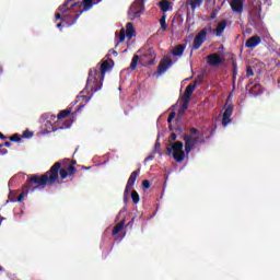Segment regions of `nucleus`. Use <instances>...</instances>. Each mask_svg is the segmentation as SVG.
<instances>
[{
	"instance_id": "nucleus-24",
	"label": "nucleus",
	"mask_w": 280,
	"mask_h": 280,
	"mask_svg": "<svg viewBox=\"0 0 280 280\" xmlns=\"http://www.w3.org/2000/svg\"><path fill=\"white\" fill-rule=\"evenodd\" d=\"M167 15L163 14L160 19V31L161 32H167Z\"/></svg>"
},
{
	"instance_id": "nucleus-29",
	"label": "nucleus",
	"mask_w": 280,
	"mask_h": 280,
	"mask_svg": "<svg viewBox=\"0 0 280 280\" xmlns=\"http://www.w3.org/2000/svg\"><path fill=\"white\" fill-rule=\"evenodd\" d=\"M71 115V109H63L57 115V119H65V117H69Z\"/></svg>"
},
{
	"instance_id": "nucleus-50",
	"label": "nucleus",
	"mask_w": 280,
	"mask_h": 280,
	"mask_svg": "<svg viewBox=\"0 0 280 280\" xmlns=\"http://www.w3.org/2000/svg\"><path fill=\"white\" fill-rule=\"evenodd\" d=\"M3 145H4L5 148H11V147H12V142L5 141Z\"/></svg>"
},
{
	"instance_id": "nucleus-9",
	"label": "nucleus",
	"mask_w": 280,
	"mask_h": 280,
	"mask_svg": "<svg viewBox=\"0 0 280 280\" xmlns=\"http://www.w3.org/2000/svg\"><path fill=\"white\" fill-rule=\"evenodd\" d=\"M110 69V63L108 61H103L101 63V67L92 68L91 70L97 75L101 80H104V77L106 75V71Z\"/></svg>"
},
{
	"instance_id": "nucleus-6",
	"label": "nucleus",
	"mask_w": 280,
	"mask_h": 280,
	"mask_svg": "<svg viewBox=\"0 0 280 280\" xmlns=\"http://www.w3.org/2000/svg\"><path fill=\"white\" fill-rule=\"evenodd\" d=\"M211 32V26L203 27L194 38L192 49L198 50L202 45H205V40H207V35Z\"/></svg>"
},
{
	"instance_id": "nucleus-21",
	"label": "nucleus",
	"mask_w": 280,
	"mask_h": 280,
	"mask_svg": "<svg viewBox=\"0 0 280 280\" xmlns=\"http://www.w3.org/2000/svg\"><path fill=\"white\" fill-rule=\"evenodd\" d=\"M185 45L179 44L173 48L172 54L176 57H180L183 54H185Z\"/></svg>"
},
{
	"instance_id": "nucleus-17",
	"label": "nucleus",
	"mask_w": 280,
	"mask_h": 280,
	"mask_svg": "<svg viewBox=\"0 0 280 280\" xmlns=\"http://www.w3.org/2000/svg\"><path fill=\"white\" fill-rule=\"evenodd\" d=\"M208 59V65H210V67H218L219 65H222V58H220V55L218 54H210L207 57Z\"/></svg>"
},
{
	"instance_id": "nucleus-12",
	"label": "nucleus",
	"mask_w": 280,
	"mask_h": 280,
	"mask_svg": "<svg viewBox=\"0 0 280 280\" xmlns=\"http://www.w3.org/2000/svg\"><path fill=\"white\" fill-rule=\"evenodd\" d=\"M172 59L170 57H165L163 58L159 66H158V73L159 75H163V73H165V71H167L168 67H172Z\"/></svg>"
},
{
	"instance_id": "nucleus-47",
	"label": "nucleus",
	"mask_w": 280,
	"mask_h": 280,
	"mask_svg": "<svg viewBox=\"0 0 280 280\" xmlns=\"http://www.w3.org/2000/svg\"><path fill=\"white\" fill-rule=\"evenodd\" d=\"M177 137H178V136L173 132V133H171L170 139H171L172 141H176Z\"/></svg>"
},
{
	"instance_id": "nucleus-1",
	"label": "nucleus",
	"mask_w": 280,
	"mask_h": 280,
	"mask_svg": "<svg viewBox=\"0 0 280 280\" xmlns=\"http://www.w3.org/2000/svg\"><path fill=\"white\" fill-rule=\"evenodd\" d=\"M62 167V163L56 162L48 172L43 175L34 174L26 180V194L30 191H36L38 189H45V187L60 184L61 180L66 178H73L78 168L73 166Z\"/></svg>"
},
{
	"instance_id": "nucleus-25",
	"label": "nucleus",
	"mask_w": 280,
	"mask_h": 280,
	"mask_svg": "<svg viewBox=\"0 0 280 280\" xmlns=\"http://www.w3.org/2000/svg\"><path fill=\"white\" fill-rule=\"evenodd\" d=\"M59 163H61L60 170H62V168H65V167H75L74 165H75L78 162L71 161V160H69V159H65V160H62V161L59 162Z\"/></svg>"
},
{
	"instance_id": "nucleus-41",
	"label": "nucleus",
	"mask_w": 280,
	"mask_h": 280,
	"mask_svg": "<svg viewBox=\"0 0 280 280\" xmlns=\"http://www.w3.org/2000/svg\"><path fill=\"white\" fill-rule=\"evenodd\" d=\"M174 117H176V112H172V113L168 115L167 122H168V124H172V121L174 120Z\"/></svg>"
},
{
	"instance_id": "nucleus-19",
	"label": "nucleus",
	"mask_w": 280,
	"mask_h": 280,
	"mask_svg": "<svg viewBox=\"0 0 280 280\" xmlns=\"http://www.w3.org/2000/svg\"><path fill=\"white\" fill-rule=\"evenodd\" d=\"M224 30H226V20L220 21L217 28H214L212 32L215 34V36H222V34H224Z\"/></svg>"
},
{
	"instance_id": "nucleus-45",
	"label": "nucleus",
	"mask_w": 280,
	"mask_h": 280,
	"mask_svg": "<svg viewBox=\"0 0 280 280\" xmlns=\"http://www.w3.org/2000/svg\"><path fill=\"white\" fill-rule=\"evenodd\" d=\"M55 21H62V15L60 13H56Z\"/></svg>"
},
{
	"instance_id": "nucleus-35",
	"label": "nucleus",
	"mask_w": 280,
	"mask_h": 280,
	"mask_svg": "<svg viewBox=\"0 0 280 280\" xmlns=\"http://www.w3.org/2000/svg\"><path fill=\"white\" fill-rule=\"evenodd\" d=\"M126 40V30L121 28L119 33V43H124Z\"/></svg>"
},
{
	"instance_id": "nucleus-59",
	"label": "nucleus",
	"mask_w": 280,
	"mask_h": 280,
	"mask_svg": "<svg viewBox=\"0 0 280 280\" xmlns=\"http://www.w3.org/2000/svg\"><path fill=\"white\" fill-rule=\"evenodd\" d=\"M71 125H67L66 128H69Z\"/></svg>"
},
{
	"instance_id": "nucleus-20",
	"label": "nucleus",
	"mask_w": 280,
	"mask_h": 280,
	"mask_svg": "<svg viewBox=\"0 0 280 280\" xmlns=\"http://www.w3.org/2000/svg\"><path fill=\"white\" fill-rule=\"evenodd\" d=\"M202 1L205 0H186V8L190 7V10H196V8H200L202 5Z\"/></svg>"
},
{
	"instance_id": "nucleus-58",
	"label": "nucleus",
	"mask_w": 280,
	"mask_h": 280,
	"mask_svg": "<svg viewBox=\"0 0 280 280\" xmlns=\"http://www.w3.org/2000/svg\"><path fill=\"white\" fill-rule=\"evenodd\" d=\"M278 84H280V77L278 78Z\"/></svg>"
},
{
	"instance_id": "nucleus-46",
	"label": "nucleus",
	"mask_w": 280,
	"mask_h": 280,
	"mask_svg": "<svg viewBox=\"0 0 280 280\" xmlns=\"http://www.w3.org/2000/svg\"><path fill=\"white\" fill-rule=\"evenodd\" d=\"M197 81V84H202V75H198L195 82Z\"/></svg>"
},
{
	"instance_id": "nucleus-10",
	"label": "nucleus",
	"mask_w": 280,
	"mask_h": 280,
	"mask_svg": "<svg viewBox=\"0 0 280 280\" xmlns=\"http://www.w3.org/2000/svg\"><path fill=\"white\" fill-rule=\"evenodd\" d=\"M226 108L223 113V119H222V126L223 128H226V126H229V124H231V116L233 115V109L234 106L233 104H229V98L226 100Z\"/></svg>"
},
{
	"instance_id": "nucleus-34",
	"label": "nucleus",
	"mask_w": 280,
	"mask_h": 280,
	"mask_svg": "<svg viewBox=\"0 0 280 280\" xmlns=\"http://www.w3.org/2000/svg\"><path fill=\"white\" fill-rule=\"evenodd\" d=\"M9 141L19 142L21 141V136L19 133H14L13 136L9 137Z\"/></svg>"
},
{
	"instance_id": "nucleus-11",
	"label": "nucleus",
	"mask_w": 280,
	"mask_h": 280,
	"mask_svg": "<svg viewBox=\"0 0 280 280\" xmlns=\"http://www.w3.org/2000/svg\"><path fill=\"white\" fill-rule=\"evenodd\" d=\"M250 14L254 21H261V3L252 0Z\"/></svg>"
},
{
	"instance_id": "nucleus-18",
	"label": "nucleus",
	"mask_w": 280,
	"mask_h": 280,
	"mask_svg": "<svg viewBox=\"0 0 280 280\" xmlns=\"http://www.w3.org/2000/svg\"><path fill=\"white\" fill-rule=\"evenodd\" d=\"M230 5L235 14H242L244 12V1L242 0H233Z\"/></svg>"
},
{
	"instance_id": "nucleus-4",
	"label": "nucleus",
	"mask_w": 280,
	"mask_h": 280,
	"mask_svg": "<svg viewBox=\"0 0 280 280\" xmlns=\"http://www.w3.org/2000/svg\"><path fill=\"white\" fill-rule=\"evenodd\" d=\"M184 144L182 141H176L166 148V154L173 156L176 163H183L185 161V151H183Z\"/></svg>"
},
{
	"instance_id": "nucleus-39",
	"label": "nucleus",
	"mask_w": 280,
	"mask_h": 280,
	"mask_svg": "<svg viewBox=\"0 0 280 280\" xmlns=\"http://www.w3.org/2000/svg\"><path fill=\"white\" fill-rule=\"evenodd\" d=\"M253 75H255V72H253V68H250V66H248L246 69V77L252 78Z\"/></svg>"
},
{
	"instance_id": "nucleus-30",
	"label": "nucleus",
	"mask_w": 280,
	"mask_h": 280,
	"mask_svg": "<svg viewBox=\"0 0 280 280\" xmlns=\"http://www.w3.org/2000/svg\"><path fill=\"white\" fill-rule=\"evenodd\" d=\"M131 200H132L133 205H138L140 197H139V192H137V190L131 191Z\"/></svg>"
},
{
	"instance_id": "nucleus-27",
	"label": "nucleus",
	"mask_w": 280,
	"mask_h": 280,
	"mask_svg": "<svg viewBox=\"0 0 280 280\" xmlns=\"http://www.w3.org/2000/svg\"><path fill=\"white\" fill-rule=\"evenodd\" d=\"M182 102H183V104H182V106H180V108H179L178 114H179V115H185V113L187 112V108H189V101H187V100H182Z\"/></svg>"
},
{
	"instance_id": "nucleus-44",
	"label": "nucleus",
	"mask_w": 280,
	"mask_h": 280,
	"mask_svg": "<svg viewBox=\"0 0 280 280\" xmlns=\"http://www.w3.org/2000/svg\"><path fill=\"white\" fill-rule=\"evenodd\" d=\"M189 132H190V135L196 136V135H198V129L196 127H191L189 129Z\"/></svg>"
},
{
	"instance_id": "nucleus-13",
	"label": "nucleus",
	"mask_w": 280,
	"mask_h": 280,
	"mask_svg": "<svg viewBox=\"0 0 280 280\" xmlns=\"http://www.w3.org/2000/svg\"><path fill=\"white\" fill-rule=\"evenodd\" d=\"M196 86H198V81H194V83H189L185 89L182 100H186L190 102L191 95L194 94V91H196Z\"/></svg>"
},
{
	"instance_id": "nucleus-48",
	"label": "nucleus",
	"mask_w": 280,
	"mask_h": 280,
	"mask_svg": "<svg viewBox=\"0 0 280 280\" xmlns=\"http://www.w3.org/2000/svg\"><path fill=\"white\" fill-rule=\"evenodd\" d=\"M0 154L3 156L8 154V149H0Z\"/></svg>"
},
{
	"instance_id": "nucleus-8",
	"label": "nucleus",
	"mask_w": 280,
	"mask_h": 280,
	"mask_svg": "<svg viewBox=\"0 0 280 280\" xmlns=\"http://www.w3.org/2000/svg\"><path fill=\"white\" fill-rule=\"evenodd\" d=\"M140 172H141V170H137V171H133L130 174V176L128 178V182H127V185H126V188H125V192H124L125 198H128V196H130V190L135 186V183L137 180V176H139Z\"/></svg>"
},
{
	"instance_id": "nucleus-26",
	"label": "nucleus",
	"mask_w": 280,
	"mask_h": 280,
	"mask_svg": "<svg viewBox=\"0 0 280 280\" xmlns=\"http://www.w3.org/2000/svg\"><path fill=\"white\" fill-rule=\"evenodd\" d=\"M137 65H139V55H133L129 66L130 71H135L137 69Z\"/></svg>"
},
{
	"instance_id": "nucleus-57",
	"label": "nucleus",
	"mask_w": 280,
	"mask_h": 280,
	"mask_svg": "<svg viewBox=\"0 0 280 280\" xmlns=\"http://www.w3.org/2000/svg\"><path fill=\"white\" fill-rule=\"evenodd\" d=\"M80 108H84V105H80V106H79V109H80Z\"/></svg>"
},
{
	"instance_id": "nucleus-53",
	"label": "nucleus",
	"mask_w": 280,
	"mask_h": 280,
	"mask_svg": "<svg viewBox=\"0 0 280 280\" xmlns=\"http://www.w3.org/2000/svg\"><path fill=\"white\" fill-rule=\"evenodd\" d=\"M94 5H97V3H102V0H93Z\"/></svg>"
},
{
	"instance_id": "nucleus-43",
	"label": "nucleus",
	"mask_w": 280,
	"mask_h": 280,
	"mask_svg": "<svg viewBox=\"0 0 280 280\" xmlns=\"http://www.w3.org/2000/svg\"><path fill=\"white\" fill-rule=\"evenodd\" d=\"M159 150H161V142H155L153 152H155V154H156L159 152Z\"/></svg>"
},
{
	"instance_id": "nucleus-14",
	"label": "nucleus",
	"mask_w": 280,
	"mask_h": 280,
	"mask_svg": "<svg viewBox=\"0 0 280 280\" xmlns=\"http://www.w3.org/2000/svg\"><path fill=\"white\" fill-rule=\"evenodd\" d=\"M184 143H185V152L186 154H189L194 148H196V143L194 142V137L189 135H184L183 136Z\"/></svg>"
},
{
	"instance_id": "nucleus-51",
	"label": "nucleus",
	"mask_w": 280,
	"mask_h": 280,
	"mask_svg": "<svg viewBox=\"0 0 280 280\" xmlns=\"http://www.w3.org/2000/svg\"><path fill=\"white\" fill-rule=\"evenodd\" d=\"M131 224H135V218H132V219L127 223V226H131Z\"/></svg>"
},
{
	"instance_id": "nucleus-40",
	"label": "nucleus",
	"mask_w": 280,
	"mask_h": 280,
	"mask_svg": "<svg viewBox=\"0 0 280 280\" xmlns=\"http://www.w3.org/2000/svg\"><path fill=\"white\" fill-rule=\"evenodd\" d=\"M192 141L196 143H205V138H201L200 137H192Z\"/></svg>"
},
{
	"instance_id": "nucleus-3",
	"label": "nucleus",
	"mask_w": 280,
	"mask_h": 280,
	"mask_svg": "<svg viewBox=\"0 0 280 280\" xmlns=\"http://www.w3.org/2000/svg\"><path fill=\"white\" fill-rule=\"evenodd\" d=\"M102 82H104V80H102L92 69H90L85 89L81 93H86L88 95L90 93H97V91H100L103 86Z\"/></svg>"
},
{
	"instance_id": "nucleus-16",
	"label": "nucleus",
	"mask_w": 280,
	"mask_h": 280,
	"mask_svg": "<svg viewBox=\"0 0 280 280\" xmlns=\"http://www.w3.org/2000/svg\"><path fill=\"white\" fill-rule=\"evenodd\" d=\"M143 58H149L147 65L149 67H152V65H154V60H156V51H154V48L150 47L149 49H147L143 54Z\"/></svg>"
},
{
	"instance_id": "nucleus-36",
	"label": "nucleus",
	"mask_w": 280,
	"mask_h": 280,
	"mask_svg": "<svg viewBox=\"0 0 280 280\" xmlns=\"http://www.w3.org/2000/svg\"><path fill=\"white\" fill-rule=\"evenodd\" d=\"M156 155V151H153L150 155H148L144 159V163H148V161H154V156Z\"/></svg>"
},
{
	"instance_id": "nucleus-2",
	"label": "nucleus",
	"mask_w": 280,
	"mask_h": 280,
	"mask_svg": "<svg viewBox=\"0 0 280 280\" xmlns=\"http://www.w3.org/2000/svg\"><path fill=\"white\" fill-rule=\"evenodd\" d=\"M71 3H73V0H66L63 4L58 7L60 14H63L62 22L66 23L67 27L75 25V23H78V19L82 15V11L72 8Z\"/></svg>"
},
{
	"instance_id": "nucleus-55",
	"label": "nucleus",
	"mask_w": 280,
	"mask_h": 280,
	"mask_svg": "<svg viewBox=\"0 0 280 280\" xmlns=\"http://www.w3.org/2000/svg\"><path fill=\"white\" fill-rule=\"evenodd\" d=\"M3 220H5V218L0 217V224L3 222Z\"/></svg>"
},
{
	"instance_id": "nucleus-49",
	"label": "nucleus",
	"mask_w": 280,
	"mask_h": 280,
	"mask_svg": "<svg viewBox=\"0 0 280 280\" xmlns=\"http://www.w3.org/2000/svg\"><path fill=\"white\" fill-rule=\"evenodd\" d=\"M79 100L82 98V100H85V102H89V100H91V97H88V96H84V95H81V96H78Z\"/></svg>"
},
{
	"instance_id": "nucleus-60",
	"label": "nucleus",
	"mask_w": 280,
	"mask_h": 280,
	"mask_svg": "<svg viewBox=\"0 0 280 280\" xmlns=\"http://www.w3.org/2000/svg\"><path fill=\"white\" fill-rule=\"evenodd\" d=\"M0 148H3V144L0 143Z\"/></svg>"
},
{
	"instance_id": "nucleus-22",
	"label": "nucleus",
	"mask_w": 280,
	"mask_h": 280,
	"mask_svg": "<svg viewBox=\"0 0 280 280\" xmlns=\"http://www.w3.org/2000/svg\"><path fill=\"white\" fill-rule=\"evenodd\" d=\"M124 226H126V221L122 220L120 221L118 224H116L112 231V234L115 235H119V233H121V231H124Z\"/></svg>"
},
{
	"instance_id": "nucleus-5",
	"label": "nucleus",
	"mask_w": 280,
	"mask_h": 280,
	"mask_svg": "<svg viewBox=\"0 0 280 280\" xmlns=\"http://www.w3.org/2000/svg\"><path fill=\"white\" fill-rule=\"evenodd\" d=\"M145 10L143 0H136L128 10V18L130 21H135V19H139L143 11Z\"/></svg>"
},
{
	"instance_id": "nucleus-31",
	"label": "nucleus",
	"mask_w": 280,
	"mask_h": 280,
	"mask_svg": "<svg viewBox=\"0 0 280 280\" xmlns=\"http://www.w3.org/2000/svg\"><path fill=\"white\" fill-rule=\"evenodd\" d=\"M45 126H46V130H47V132H56V128L54 127V125L51 124V120H47L46 121V124H45Z\"/></svg>"
},
{
	"instance_id": "nucleus-56",
	"label": "nucleus",
	"mask_w": 280,
	"mask_h": 280,
	"mask_svg": "<svg viewBox=\"0 0 280 280\" xmlns=\"http://www.w3.org/2000/svg\"><path fill=\"white\" fill-rule=\"evenodd\" d=\"M112 54H117V50H112Z\"/></svg>"
},
{
	"instance_id": "nucleus-42",
	"label": "nucleus",
	"mask_w": 280,
	"mask_h": 280,
	"mask_svg": "<svg viewBox=\"0 0 280 280\" xmlns=\"http://www.w3.org/2000/svg\"><path fill=\"white\" fill-rule=\"evenodd\" d=\"M142 187H143V189H150V180L144 179V180L142 182Z\"/></svg>"
},
{
	"instance_id": "nucleus-38",
	"label": "nucleus",
	"mask_w": 280,
	"mask_h": 280,
	"mask_svg": "<svg viewBox=\"0 0 280 280\" xmlns=\"http://www.w3.org/2000/svg\"><path fill=\"white\" fill-rule=\"evenodd\" d=\"M232 67H233V80H235V75H237V62L233 61Z\"/></svg>"
},
{
	"instance_id": "nucleus-28",
	"label": "nucleus",
	"mask_w": 280,
	"mask_h": 280,
	"mask_svg": "<svg viewBox=\"0 0 280 280\" xmlns=\"http://www.w3.org/2000/svg\"><path fill=\"white\" fill-rule=\"evenodd\" d=\"M160 9L162 10V12H167L170 10V1L167 0H163L160 2Z\"/></svg>"
},
{
	"instance_id": "nucleus-33",
	"label": "nucleus",
	"mask_w": 280,
	"mask_h": 280,
	"mask_svg": "<svg viewBox=\"0 0 280 280\" xmlns=\"http://www.w3.org/2000/svg\"><path fill=\"white\" fill-rule=\"evenodd\" d=\"M25 194H27V187L26 186H25L24 190L22 191V194L18 195L16 201L22 202L23 198H25Z\"/></svg>"
},
{
	"instance_id": "nucleus-7",
	"label": "nucleus",
	"mask_w": 280,
	"mask_h": 280,
	"mask_svg": "<svg viewBox=\"0 0 280 280\" xmlns=\"http://www.w3.org/2000/svg\"><path fill=\"white\" fill-rule=\"evenodd\" d=\"M75 0H72L70 8H75L79 12H86L95 5L93 0H83L82 2H74Z\"/></svg>"
},
{
	"instance_id": "nucleus-23",
	"label": "nucleus",
	"mask_w": 280,
	"mask_h": 280,
	"mask_svg": "<svg viewBox=\"0 0 280 280\" xmlns=\"http://www.w3.org/2000/svg\"><path fill=\"white\" fill-rule=\"evenodd\" d=\"M126 36L127 38H132V36H135V24H132L131 22L126 24Z\"/></svg>"
},
{
	"instance_id": "nucleus-52",
	"label": "nucleus",
	"mask_w": 280,
	"mask_h": 280,
	"mask_svg": "<svg viewBox=\"0 0 280 280\" xmlns=\"http://www.w3.org/2000/svg\"><path fill=\"white\" fill-rule=\"evenodd\" d=\"M0 139H8V137L5 135H3L2 132H0Z\"/></svg>"
},
{
	"instance_id": "nucleus-37",
	"label": "nucleus",
	"mask_w": 280,
	"mask_h": 280,
	"mask_svg": "<svg viewBox=\"0 0 280 280\" xmlns=\"http://www.w3.org/2000/svg\"><path fill=\"white\" fill-rule=\"evenodd\" d=\"M22 137H23V139H31V137H33V133H32V131H30V130H25V131L22 133Z\"/></svg>"
},
{
	"instance_id": "nucleus-15",
	"label": "nucleus",
	"mask_w": 280,
	"mask_h": 280,
	"mask_svg": "<svg viewBox=\"0 0 280 280\" xmlns=\"http://www.w3.org/2000/svg\"><path fill=\"white\" fill-rule=\"evenodd\" d=\"M260 44L261 37H259L258 35H254L246 40L245 47H247V49H255V47H257Z\"/></svg>"
},
{
	"instance_id": "nucleus-54",
	"label": "nucleus",
	"mask_w": 280,
	"mask_h": 280,
	"mask_svg": "<svg viewBox=\"0 0 280 280\" xmlns=\"http://www.w3.org/2000/svg\"><path fill=\"white\" fill-rule=\"evenodd\" d=\"M58 30H62V23L57 24Z\"/></svg>"
},
{
	"instance_id": "nucleus-32",
	"label": "nucleus",
	"mask_w": 280,
	"mask_h": 280,
	"mask_svg": "<svg viewBox=\"0 0 280 280\" xmlns=\"http://www.w3.org/2000/svg\"><path fill=\"white\" fill-rule=\"evenodd\" d=\"M18 196H19V195L16 194V191L11 190V191L9 192V200H10V202H16Z\"/></svg>"
}]
</instances>
